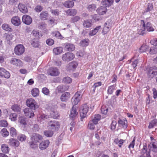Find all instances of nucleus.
<instances>
[{"instance_id":"obj_1","label":"nucleus","mask_w":157,"mask_h":157,"mask_svg":"<svg viewBox=\"0 0 157 157\" xmlns=\"http://www.w3.org/2000/svg\"><path fill=\"white\" fill-rule=\"evenodd\" d=\"M26 103L27 106L31 109L35 110L38 107L36 102L32 98L28 99L26 101Z\"/></svg>"},{"instance_id":"obj_2","label":"nucleus","mask_w":157,"mask_h":157,"mask_svg":"<svg viewBox=\"0 0 157 157\" xmlns=\"http://www.w3.org/2000/svg\"><path fill=\"white\" fill-rule=\"evenodd\" d=\"M60 124L58 121H50L48 123V127L54 131L58 130L60 127Z\"/></svg>"},{"instance_id":"obj_3","label":"nucleus","mask_w":157,"mask_h":157,"mask_svg":"<svg viewBox=\"0 0 157 157\" xmlns=\"http://www.w3.org/2000/svg\"><path fill=\"white\" fill-rule=\"evenodd\" d=\"M25 47L23 45L18 44L14 48V52L17 56H21L25 52Z\"/></svg>"},{"instance_id":"obj_4","label":"nucleus","mask_w":157,"mask_h":157,"mask_svg":"<svg viewBox=\"0 0 157 157\" xmlns=\"http://www.w3.org/2000/svg\"><path fill=\"white\" fill-rule=\"evenodd\" d=\"M75 58V55L71 52H66L63 54L62 59L64 61L69 62L73 60Z\"/></svg>"},{"instance_id":"obj_5","label":"nucleus","mask_w":157,"mask_h":157,"mask_svg":"<svg viewBox=\"0 0 157 157\" xmlns=\"http://www.w3.org/2000/svg\"><path fill=\"white\" fill-rule=\"evenodd\" d=\"M82 92L80 91H77L72 98V101L74 105L77 104L82 98Z\"/></svg>"},{"instance_id":"obj_6","label":"nucleus","mask_w":157,"mask_h":157,"mask_svg":"<svg viewBox=\"0 0 157 157\" xmlns=\"http://www.w3.org/2000/svg\"><path fill=\"white\" fill-rule=\"evenodd\" d=\"M141 22L142 24H143V27H144L145 30H147V31L150 32L154 31V29L150 22H148L146 23L144 20H141Z\"/></svg>"},{"instance_id":"obj_7","label":"nucleus","mask_w":157,"mask_h":157,"mask_svg":"<svg viewBox=\"0 0 157 157\" xmlns=\"http://www.w3.org/2000/svg\"><path fill=\"white\" fill-rule=\"evenodd\" d=\"M148 77L152 78L157 75V68L155 67H151L148 71Z\"/></svg>"},{"instance_id":"obj_8","label":"nucleus","mask_w":157,"mask_h":157,"mask_svg":"<svg viewBox=\"0 0 157 157\" xmlns=\"http://www.w3.org/2000/svg\"><path fill=\"white\" fill-rule=\"evenodd\" d=\"M47 72L49 75L52 76H58L60 74L58 69L56 67H51L48 70Z\"/></svg>"},{"instance_id":"obj_9","label":"nucleus","mask_w":157,"mask_h":157,"mask_svg":"<svg viewBox=\"0 0 157 157\" xmlns=\"http://www.w3.org/2000/svg\"><path fill=\"white\" fill-rule=\"evenodd\" d=\"M151 142L150 144L151 150L154 152H157V140L152 136L150 137Z\"/></svg>"},{"instance_id":"obj_10","label":"nucleus","mask_w":157,"mask_h":157,"mask_svg":"<svg viewBox=\"0 0 157 157\" xmlns=\"http://www.w3.org/2000/svg\"><path fill=\"white\" fill-rule=\"evenodd\" d=\"M78 63L75 61H73L70 63L67 66V71H74L77 66Z\"/></svg>"},{"instance_id":"obj_11","label":"nucleus","mask_w":157,"mask_h":157,"mask_svg":"<svg viewBox=\"0 0 157 157\" xmlns=\"http://www.w3.org/2000/svg\"><path fill=\"white\" fill-rule=\"evenodd\" d=\"M89 109V107L87 104H85L83 105L82 110L80 113V115L82 118H84L86 117Z\"/></svg>"},{"instance_id":"obj_12","label":"nucleus","mask_w":157,"mask_h":157,"mask_svg":"<svg viewBox=\"0 0 157 157\" xmlns=\"http://www.w3.org/2000/svg\"><path fill=\"white\" fill-rule=\"evenodd\" d=\"M10 76V73L8 71L3 68L0 67V76L8 78Z\"/></svg>"},{"instance_id":"obj_13","label":"nucleus","mask_w":157,"mask_h":157,"mask_svg":"<svg viewBox=\"0 0 157 157\" xmlns=\"http://www.w3.org/2000/svg\"><path fill=\"white\" fill-rule=\"evenodd\" d=\"M23 22L27 25H29L32 21L31 17L27 15H24L22 17Z\"/></svg>"},{"instance_id":"obj_14","label":"nucleus","mask_w":157,"mask_h":157,"mask_svg":"<svg viewBox=\"0 0 157 157\" xmlns=\"http://www.w3.org/2000/svg\"><path fill=\"white\" fill-rule=\"evenodd\" d=\"M11 22L13 25L16 26L20 25L21 23L20 18L18 16L13 17L11 19Z\"/></svg>"},{"instance_id":"obj_15","label":"nucleus","mask_w":157,"mask_h":157,"mask_svg":"<svg viewBox=\"0 0 157 157\" xmlns=\"http://www.w3.org/2000/svg\"><path fill=\"white\" fill-rule=\"evenodd\" d=\"M32 109L29 108L24 109V112L25 116L29 118L33 117L34 116V114Z\"/></svg>"},{"instance_id":"obj_16","label":"nucleus","mask_w":157,"mask_h":157,"mask_svg":"<svg viewBox=\"0 0 157 157\" xmlns=\"http://www.w3.org/2000/svg\"><path fill=\"white\" fill-rule=\"evenodd\" d=\"M50 143V142L48 140H44L40 144L39 147L41 150L45 149L48 147Z\"/></svg>"},{"instance_id":"obj_17","label":"nucleus","mask_w":157,"mask_h":157,"mask_svg":"<svg viewBox=\"0 0 157 157\" xmlns=\"http://www.w3.org/2000/svg\"><path fill=\"white\" fill-rule=\"evenodd\" d=\"M31 140L35 143H37L39 140H41L43 139L42 136L39 134L35 133L33 134L31 137Z\"/></svg>"},{"instance_id":"obj_18","label":"nucleus","mask_w":157,"mask_h":157,"mask_svg":"<svg viewBox=\"0 0 157 157\" xmlns=\"http://www.w3.org/2000/svg\"><path fill=\"white\" fill-rule=\"evenodd\" d=\"M70 94L69 92H64L61 95L60 99L62 101L66 102L70 99Z\"/></svg>"},{"instance_id":"obj_19","label":"nucleus","mask_w":157,"mask_h":157,"mask_svg":"<svg viewBox=\"0 0 157 157\" xmlns=\"http://www.w3.org/2000/svg\"><path fill=\"white\" fill-rule=\"evenodd\" d=\"M10 63L11 64L19 67L22 66L23 65V63L21 61L20 59L16 58L12 59Z\"/></svg>"},{"instance_id":"obj_20","label":"nucleus","mask_w":157,"mask_h":157,"mask_svg":"<svg viewBox=\"0 0 157 157\" xmlns=\"http://www.w3.org/2000/svg\"><path fill=\"white\" fill-rule=\"evenodd\" d=\"M8 144L10 146L14 147H17L20 144L18 140L13 138H10L9 139Z\"/></svg>"},{"instance_id":"obj_21","label":"nucleus","mask_w":157,"mask_h":157,"mask_svg":"<svg viewBox=\"0 0 157 157\" xmlns=\"http://www.w3.org/2000/svg\"><path fill=\"white\" fill-rule=\"evenodd\" d=\"M65 48L68 51H73L75 48L74 45L70 43H66L64 44Z\"/></svg>"},{"instance_id":"obj_22","label":"nucleus","mask_w":157,"mask_h":157,"mask_svg":"<svg viewBox=\"0 0 157 157\" xmlns=\"http://www.w3.org/2000/svg\"><path fill=\"white\" fill-rule=\"evenodd\" d=\"M107 11V8L105 6H100L96 10L97 13L100 15H103L105 14Z\"/></svg>"},{"instance_id":"obj_23","label":"nucleus","mask_w":157,"mask_h":157,"mask_svg":"<svg viewBox=\"0 0 157 157\" xmlns=\"http://www.w3.org/2000/svg\"><path fill=\"white\" fill-rule=\"evenodd\" d=\"M78 114V112L77 111L76 109L73 106L72 108L69 116L71 118L73 119L75 118Z\"/></svg>"},{"instance_id":"obj_24","label":"nucleus","mask_w":157,"mask_h":157,"mask_svg":"<svg viewBox=\"0 0 157 157\" xmlns=\"http://www.w3.org/2000/svg\"><path fill=\"white\" fill-rule=\"evenodd\" d=\"M113 0H102L101 2V3L103 6L107 7H109L113 4Z\"/></svg>"},{"instance_id":"obj_25","label":"nucleus","mask_w":157,"mask_h":157,"mask_svg":"<svg viewBox=\"0 0 157 157\" xmlns=\"http://www.w3.org/2000/svg\"><path fill=\"white\" fill-rule=\"evenodd\" d=\"M11 109L13 111L20 113L21 108L20 105L17 104H14L11 106Z\"/></svg>"},{"instance_id":"obj_26","label":"nucleus","mask_w":157,"mask_h":157,"mask_svg":"<svg viewBox=\"0 0 157 157\" xmlns=\"http://www.w3.org/2000/svg\"><path fill=\"white\" fill-rule=\"evenodd\" d=\"M63 48L62 47H57L53 48V52L55 55H58L61 54L63 52Z\"/></svg>"},{"instance_id":"obj_27","label":"nucleus","mask_w":157,"mask_h":157,"mask_svg":"<svg viewBox=\"0 0 157 157\" xmlns=\"http://www.w3.org/2000/svg\"><path fill=\"white\" fill-rule=\"evenodd\" d=\"M18 8L20 11L23 13H26L28 12L27 7L22 4L20 3L18 6Z\"/></svg>"},{"instance_id":"obj_28","label":"nucleus","mask_w":157,"mask_h":157,"mask_svg":"<svg viewBox=\"0 0 157 157\" xmlns=\"http://www.w3.org/2000/svg\"><path fill=\"white\" fill-rule=\"evenodd\" d=\"M101 118V116L99 114H96L94 115V117L91 120L94 122L95 124H98V122L99 121Z\"/></svg>"},{"instance_id":"obj_29","label":"nucleus","mask_w":157,"mask_h":157,"mask_svg":"<svg viewBox=\"0 0 157 157\" xmlns=\"http://www.w3.org/2000/svg\"><path fill=\"white\" fill-rule=\"evenodd\" d=\"M69 87L66 86H59L57 87V90L59 92H62L67 90Z\"/></svg>"},{"instance_id":"obj_30","label":"nucleus","mask_w":157,"mask_h":157,"mask_svg":"<svg viewBox=\"0 0 157 157\" xmlns=\"http://www.w3.org/2000/svg\"><path fill=\"white\" fill-rule=\"evenodd\" d=\"M83 25L86 28H90L92 25V21L90 20H85L83 22Z\"/></svg>"},{"instance_id":"obj_31","label":"nucleus","mask_w":157,"mask_h":157,"mask_svg":"<svg viewBox=\"0 0 157 157\" xmlns=\"http://www.w3.org/2000/svg\"><path fill=\"white\" fill-rule=\"evenodd\" d=\"M77 11L75 9H70L66 11V13L68 16H73L75 15L77 13Z\"/></svg>"},{"instance_id":"obj_32","label":"nucleus","mask_w":157,"mask_h":157,"mask_svg":"<svg viewBox=\"0 0 157 157\" xmlns=\"http://www.w3.org/2000/svg\"><path fill=\"white\" fill-rule=\"evenodd\" d=\"M74 2L73 1L68 0L65 2L63 3L64 6L67 8L72 7L74 6Z\"/></svg>"},{"instance_id":"obj_33","label":"nucleus","mask_w":157,"mask_h":157,"mask_svg":"<svg viewBox=\"0 0 157 157\" xmlns=\"http://www.w3.org/2000/svg\"><path fill=\"white\" fill-rule=\"evenodd\" d=\"M101 28V26L96 27L93 30L90 31L89 33V35L91 36L95 35L98 31Z\"/></svg>"},{"instance_id":"obj_34","label":"nucleus","mask_w":157,"mask_h":157,"mask_svg":"<svg viewBox=\"0 0 157 157\" xmlns=\"http://www.w3.org/2000/svg\"><path fill=\"white\" fill-rule=\"evenodd\" d=\"M89 41V40L87 38L83 39L80 42V45L82 47H86L88 45Z\"/></svg>"},{"instance_id":"obj_35","label":"nucleus","mask_w":157,"mask_h":157,"mask_svg":"<svg viewBox=\"0 0 157 157\" xmlns=\"http://www.w3.org/2000/svg\"><path fill=\"white\" fill-rule=\"evenodd\" d=\"M48 17V13L46 11H42L40 14V17L41 20H45Z\"/></svg>"},{"instance_id":"obj_36","label":"nucleus","mask_w":157,"mask_h":157,"mask_svg":"<svg viewBox=\"0 0 157 157\" xmlns=\"http://www.w3.org/2000/svg\"><path fill=\"white\" fill-rule=\"evenodd\" d=\"M149 48V47L147 45L145 44H143L140 48L139 50L140 52L141 53H143L146 52L147 50Z\"/></svg>"},{"instance_id":"obj_37","label":"nucleus","mask_w":157,"mask_h":157,"mask_svg":"<svg viewBox=\"0 0 157 157\" xmlns=\"http://www.w3.org/2000/svg\"><path fill=\"white\" fill-rule=\"evenodd\" d=\"M0 133L2 136L4 137H7L9 135V133L7 129L4 128L1 130Z\"/></svg>"},{"instance_id":"obj_38","label":"nucleus","mask_w":157,"mask_h":157,"mask_svg":"<svg viewBox=\"0 0 157 157\" xmlns=\"http://www.w3.org/2000/svg\"><path fill=\"white\" fill-rule=\"evenodd\" d=\"M2 151L4 153H7L9 152L10 149L7 145L3 144L1 146Z\"/></svg>"},{"instance_id":"obj_39","label":"nucleus","mask_w":157,"mask_h":157,"mask_svg":"<svg viewBox=\"0 0 157 157\" xmlns=\"http://www.w3.org/2000/svg\"><path fill=\"white\" fill-rule=\"evenodd\" d=\"M31 94L34 97H36L39 94V90L37 88H34L31 90Z\"/></svg>"},{"instance_id":"obj_40","label":"nucleus","mask_w":157,"mask_h":157,"mask_svg":"<svg viewBox=\"0 0 157 157\" xmlns=\"http://www.w3.org/2000/svg\"><path fill=\"white\" fill-rule=\"evenodd\" d=\"M150 54H155L157 53V47L155 46L151 47L149 51Z\"/></svg>"},{"instance_id":"obj_41","label":"nucleus","mask_w":157,"mask_h":157,"mask_svg":"<svg viewBox=\"0 0 157 157\" xmlns=\"http://www.w3.org/2000/svg\"><path fill=\"white\" fill-rule=\"evenodd\" d=\"M114 143L117 144L120 147H121L123 144L125 142V140L122 139L118 140V139H115Z\"/></svg>"},{"instance_id":"obj_42","label":"nucleus","mask_w":157,"mask_h":157,"mask_svg":"<svg viewBox=\"0 0 157 157\" xmlns=\"http://www.w3.org/2000/svg\"><path fill=\"white\" fill-rule=\"evenodd\" d=\"M2 29L6 31L11 32L12 31V29L10 27L9 25L7 24H4L2 25Z\"/></svg>"},{"instance_id":"obj_43","label":"nucleus","mask_w":157,"mask_h":157,"mask_svg":"<svg viewBox=\"0 0 157 157\" xmlns=\"http://www.w3.org/2000/svg\"><path fill=\"white\" fill-rule=\"evenodd\" d=\"M116 85H112L109 86L108 88L107 93L109 94H112L115 90Z\"/></svg>"},{"instance_id":"obj_44","label":"nucleus","mask_w":157,"mask_h":157,"mask_svg":"<svg viewBox=\"0 0 157 157\" xmlns=\"http://www.w3.org/2000/svg\"><path fill=\"white\" fill-rule=\"evenodd\" d=\"M127 122L126 120H120L118 121V123L124 128H127Z\"/></svg>"},{"instance_id":"obj_45","label":"nucleus","mask_w":157,"mask_h":157,"mask_svg":"<svg viewBox=\"0 0 157 157\" xmlns=\"http://www.w3.org/2000/svg\"><path fill=\"white\" fill-rule=\"evenodd\" d=\"M44 135L47 137H52L54 134L53 131L51 130H46L44 132Z\"/></svg>"},{"instance_id":"obj_46","label":"nucleus","mask_w":157,"mask_h":157,"mask_svg":"<svg viewBox=\"0 0 157 157\" xmlns=\"http://www.w3.org/2000/svg\"><path fill=\"white\" fill-rule=\"evenodd\" d=\"M19 121L21 124L23 125H25L27 124L25 118L24 117L22 116L19 117Z\"/></svg>"},{"instance_id":"obj_47","label":"nucleus","mask_w":157,"mask_h":157,"mask_svg":"<svg viewBox=\"0 0 157 157\" xmlns=\"http://www.w3.org/2000/svg\"><path fill=\"white\" fill-rule=\"evenodd\" d=\"M96 8V5L95 4H93L90 5L87 7V9L90 11H93L95 10Z\"/></svg>"},{"instance_id":"obj_48","label":"nucleus","mask_w":157,"mask_h":157,"mask_svg":"<svg viewBox=\"0 0 157 157\" xmlns=\"http://www.w3.org/2000/svg\"><path fill=\"white\" fill-rule=\"evenodd\" d=\"M50 115L51 117L55 119L58 118L59 116L57 111H53L51 112L50 113Z\"/></svg>"},{"instance_id":"obj_49","label":"nucleus","mask_w":157,"mask_h":157,"mask_svg":"<svg viewBox=\"0 0 157 157\" xmlns=\"http://www.w3.org/2000/svg\"><path fill=\"white\" fill-rule=\"evenodd\" d=\"M17 115L15 113H11L10 115V119L13 121H15L17 120Z\"/></svg>"},{"instance_id":"obj_50","label":"nucleus","mask_w":157,"mask_h":157,"mask_svg":"<svg viewBox=\"0 0 157 157\" xmlns=\"http://www.w3.org/2000/svg\"><path fill=\"white\" fill-rule=\"evenodd\" d=\"M110 28L109 27L105 25L102 30V33L104 35L106 34L110 30Z\"/></svg>"},{"instance_id":"obj_51","label":"nucleus","mask_w":157,"mask_h":157,"mask_svg":"<svg viewBox=\"0 0 157 157\" xmlns=\"http://www.w3.org/2000/svg\"><path fill=\"white\" fill-rule=\"evenodd\" d=\"M95 124L94 123V122L91 120L89 122L88 124V128L91 130H93L95 128Z\"/></svg>"},{"instance_id":"obj_52","label":"nucleus","mask_w":157,"mask_h":157,"mask_svg":"<svg viewBox=\"0 0 157 157\" xmlns=\"http://www.w3.org/2000/svg\"><path fill=\"white\" fill-rule=\"evenodd\" d=\"M17 138L18 140L22 142L26 140V137L25 135L21 134L18 136Z\"/></svg>"},{"instance_id":"obj_53","label":"nucleus","mask_w":157,"mask_h":157,"mask_svg":"<svg viewBox=\"0 0 157 157\" xmlns=\"http://www.w3.org/2000/svg\"><path fill=\"white\" fill-rule=\"evenodd\" d=\"M157 123V120L154 119L152 121L149 123L148 128H153Z\"/></svg>"},{"instance_id":"obj_54","label":"nucleus","mask_w":157,"mask_h":157,"mask_svg":"<svg viewBox=\"0 0 157 157\" xmlns=\"http://www.w3.org/2000/svg\"><path fill=\"white\" fill-rule=\"evenodd\" d=\"M10 133L12 136H14L17 134V131L16 129L13 127H11L10 129Z\"/></svg>"},{"instance_id":"obj_55","label":"nucleus","mask_w":157,"mask_h":157,"mask_svg":"<svg viewBox=\"0 0 157 157\" xmlns=\"http://www.w3.org/2000/svg\"><path fill=\"white\" fill-rule=\"evenodd\" d=\"M8 123L7 121L3 120H0V127H6Z\"/></svg>"},{"instance_id":"obj_56","label":"nucleus","mask_w":157,"mask_h":157,"mask_svg":"<svg viewBox=\"0 0 157 157\" xmlns=\"http://www.w3.org/2000/svg\"><path fill=\"white\" fill-rule=\"evenodd\" d=\"M153 9V6L152 3H148L147 7L146 10V12H148L152 10Z\"/></svg>"},{"instance_id":"obj_57","label":"nucleus","mask_w":157,"mask_h":157,"mask_svg":"<svg viewBox=\"0 0 157 157\" xmlns=\"http://www.w3.org/2000/svg\"><path fill=\"white\" fill-rule=\"evenodd\" d=\"M71 79L69 77H67L63 78V81L65 83H70L72 82Z\"/></svg>"},{"instance_id":"obj_58","label":"nucleus","mask_w":157,"mask_h":157,"mask_svg":"<svg viewBox=\"0 0 157 157\" xmlns=\"http://www.w3.org/2000/svg\"><path fill=\"white\" fill-rule=\"evenodd\" d=\"M49 117V116L48 115H45L44 114H39L38 116V118L40 120H44L45 119H47Z\"/></svg>"},{"instance_id":"obj_59","label":"nucleus","mask_w":157,"mask_h":157,"mask_svg":"<svg viewBox=\"0 0 157 157\" xmlns=\"http://www.w3.org/2000/svg\"><path fill=\"white\" fill-rule=\"evenodd\" d=\"M54 34H55V36L57 38L62 39L63 38V37L59 31H56L55 32Z\"/></svg>"},{"instance_id":"obj_60","label":"nucleus","mask_w":157,"mask_h":157,"mask_svg":"<svg viewBox=\"0 0 157 157\" xmlns=\"http://www.w3.org/2000/svg\"><path fill=\"white\" fill-rule=\"evenodd\" d=\"M46 43L48 45L51 46L54 44V41L52 39H48L46 40Z\"/></svg>"},{"instance_id":"obj_61","label":"nucleus","mask_w":157,"mask_h":157,"mask_svg":"<svg viewBox=\"0 0 157 157\" xmlns=\"http://www.w3.org/2000/svg\"><path fill=\"white\" fill-rule=\"evenodd\" d=\"M42 92L45 95H48L50 93L49 90L46 87H44L42 88Z\"/></svg>"},{"instance_id":"obj_62","label":"nucleus","mask_w":157,"mask_h":157,"mask_svg":"<svg viewBox=\"0 0 157 157\" xmlns=\"http://www.w3.org/2000/svg\"><path fill=\"white\" fill-rule=\"evenodd\" d=\"M108 109L105 106H102L101 108V113L104 114H106L108 112Z\"/></svg>"},{"instance_id":"obj_63","label":"nucleus","mask_w":157,"mask_h":157,"mask_svg":"<svg viewBox=\"0 0 157 157\" xmlns=\"http://www.w3.org/2000/svg\"><path fill=\"white\" fill-rule=\"evenodd\" d=\"M136 140V138L135 137H134L132 141V142L130 143L129 145L128 146V148L129 149H130L131 148H133L134 147L135 144V141Z\"/></svg>"},{"instance_id":"obj_64","label":"nucleus","mask_w":157,"mask_h":157,"mask_svg":"<svg viewBox=\"0 0 157 157\" xmlns=\"http://www.w3.org/2000/svg\"><path fill=\"white\" fill-rule=\"evenodd\" d=\"M32 45L34 47L37 48L40 46V44L39 42L38 41H33L32 43Z\"/></svg>"}]
</instances>
